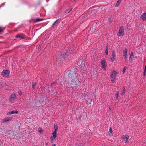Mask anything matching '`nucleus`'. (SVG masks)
Listing matches in <instances>:
<instances>
[{
    "label": "nucleus",
    "mask_w": 146,
    "mask_h": 146,
    "mask_svg": "<svg viewBox=\"0 0 146 146\" xmlns=\"http://www.w3.org/2000/svg\"><path fill=\"white\" fill-rule=\"evenodd\" d=\"M117 74V72L115 71H112L111 73V80L112 83L114 82L115 81Z\"/></svg>",
    "instance_id": "nucleus-1"
},
{
    "label": "nucleus",
    "mask_w": 146,
    "mask_h": 146,
    "mask_svg": "<svg viewBox=\"0 0 146 146\" xmlns=\"http://www.w3.org/2000/svg\"><path fill=\"white\" fill-rule=\"evenodd\" d=\"M125 88L124 86L123 88V89L121 93V95L123 96V95L125 94Z\"/></svg>",
    "instance_id": "nucleus-17"
},
{
    "label": "nucleus",
    "mask_w": 146,
    "mask_h": 146,
    "mask_svg": "<svg viewBox=\"0 0 146 146\" xmlns=\"http://www.w3.org/2000/svg\"><path fill=\"white\" fill-rule=\"evenodd\" d=\"M108 21L109 22H110L112 21V18L111 17H109Z\"/></svg>",
    "instance_id": "nucleus-23"
},
{
    "label": "nucleus",
    "mask_w": 146,
    "mask_h": 146,
    "mask_svg": "<svg viewBox=\"0 0 146 146\" xmlns=\"http://www.w3.org/2000/svg\"><path fill=\"white\" fill-rule=\"evenodd\" d=\"M50 139H51V142L52 143H53V142L54 141H55V139H54V137H53L52 136H51V137H50Z\"/></svg>",
    "instance_id": "nucleus-22"
},
{
    "label": "nucleus",
    "mask_w": 146,
    "mask_h": 146,
    "mask_svg": "<svg viewBox=\"0 0 146 146\" xmlns=\"http://www.w3.org/2000/svg\"><path fill=\"white\" fill-rule=\"evenodd\" d=\"M38 132L40 133H42L43 131H42V128L41 127H39L38 129Z\"/></svg>",
    "instance_id": "nucleus-18"
},
{
    "label": "nucleus",
    "mask_w": 146,
    "mask_h": 146,
    "mask_svg": "<svg viewBox=\"0 0 146 146\" xmlns=\"http://www.w3.org/2000/svg\"><path fill=\"white\" fill-rule=\"evenodd\" d=\"M43 20V19H40V18H36L35 19H33V20L35 22H38Z\"/></svg>",
    "instance_id": "nucleus-14"
},
{
    "label": "nucleus",
    "mask_w": 146,
    "mask_h": 146,
    "mask_svg": "<svg viewBox=\"0 0 146 146\" xmlns=\"http://www.w3.org/2000/svg\"><path fill=\"white\" fill-rule=\"evenodd\" d=\"M108 47L107 46H106V54L107 55H108Z\"/></svg>",
    "instance_id": "nucleus-25"
},
{
    "label": "nucleus",
    "mask_w": 146,
    "mask_h": 146,
    "mask_svg": "<svg viewBox=\"0 0 146 146\" xmlns=\"http://www.w3.org/2000/svg\"><path fill=\"white\" fill-rule=\"evenodd\" d=\"M141 18L143 21L146 20V12L144 13L141 16Z\"/></svg>",
    "instance_id": "nucleus-11"
},
{
    "label": "nucleus",
    "mask_w": 146,
    "mask_h": 146,
    "mask_svg": "<svg viewBox=\"0 0 146 146\" xmlns=\"http://www.w3.org/2000/svg\"><path fill=\"white\" fill-rule=\"evenodd\" d=\"M123 56L125 57V59H126L127 58V52L126 49H125L123 50Z\"/></svg>",
    "instance_id": "nucleus-10"
},
{
    "label": "nucleus",
    "mask_w": 146,
    "mask_h": 146,
    "mask_svg": "<svg viewBox=\"0 0 146 146\" xmlns=\"http://www.w3.org/2000/svg\"><path fill=\"white\" fill-rule=\"evenodd\" d=\"M72 9H70L69 11L68 12V13L70 12L71 11Z\"/></svg>",
    "instance_id": "nucleus-32"
},
{
    "label": "nucleus",
    "mask_w": 146,
    "mask_h": 146,
    "mask_svg": "<svg viewBox=\"0 0 146 146\" xmlns=\"http://www.w3.org/2000/svg\"><path fill=\"white\" fill-rule=\"evenodd\" d=\"M109 131H110V132H109L110 134V135L112 134V133H113L112 129V128L111 127H110V128Z\"/></svg>",
    "instance_id": "nucleus-19"
},
{
    "label": "nucleus",
    "mask_w": 146,
    "mask_h": 146,
    "mask_svg": "<svg viewBox=\"0 0 146 146\" xmlns=\"http://www.w3.org/2000/svg\"><path fill=\"white\" fill-rule=\"evenodd\" d=\"M101 64L103 68L105 70L106 67V62L105 60H104L101 62Z\"/></svg>",
    "instance_id": "nucleus-7"
},
{
    "label": "nucleus",
    "mask_w": 146,
    "mask_h": 146,
    "mask_svg": "<svg viewBox=\"0 0 146 146\" xmlns=\"http://www.w3.org/2000/svg\"><path fill=\"white\" fill-rule=\"evenodd\" d=\"M58 20H56V21L54 22V23L52 25H53H53H55V24H56V23H57V22L58 21Z\"/></svg>",
    "instance_id": "nucleus-29"
},
{
    "label": "nucleus",
    "mask_w": 146,
    "mask_h": 146,
    "mask_svg": "<svg viewBox=\"0 0 146 146\" xmlns=\"http://www.w3.org/2000/svg\"><path fill=\"white\" fill-rule=\"evenodd\" d=\"M57 136V132L53 131L52 133V136L54 137V139H55Z\"/></svg>",
    "instance_id": "nucleus-13"
},
{
    "label": "nucleus",
    "mask_w": 146,
    "mask_h": 146,
    "mask_svg": "<svg viewBox=\"0 0 146 146\" xmlns=\"http://www.w3.org/2000/svg\"><path fill=\"white\" fill-rule=\"evenodd\" d=\"M4 29L2 28L1 27H0V32H2L4 30Z\"/></svg>",
    "instance_id": "nucleus-27"
},
{
    "label": "nucleus",
    "mask_w": 146,
    "mask_h": 146,
    "mask_svg": "<svg viewBox=\"0 0 146 146\" xmlns=\"http://www.w3.org/2000/svg\"><path fill=\"white\" fill-rule=\"evenodd\" d=\"M115 53L114 51L112 52L111 56L110 58V60L112 62H113L115 58Z\"/></svg>",
    "instance_id": "nucleus-6"
},
{
    "label": "nucleus",
    "mask_w": 146,
    "mask_h": 146,
    "mask_svg": "<svg viewBox=\"0 0 146 146\" xmlns=\"http://www.w3.org/2000/svg\"><path fill=\"white\" fill-rule=\"evenodd\" d=\"M119 92L118 91L117 93L116 94V98H117V100L118 99V96H119Z\"/></svg>",
    "instance_id": "nucleus-24"
},
{
    "label": "nucleus",
    "mask_w": 146,
    "mask_h": 146,
    "mask_svg": "<svg viewBox=\"0 0 146 146\" xmlns=\"http://www.w3.org/2000/svg\"><path fill=\"white\" fill-rule=\"evenodd\" d=\"M121 1V0H118L116 4L115 5V7H117L119 5Z\"/></svg>",
    "instance_id": "nucleus-15"
},
{
    "label": "nucleus",
    "mask_w": 146,
    "mask_h": 146,
    "mask_svg": "<svg viewBox=\"0 0 146 146\" xmlns=\"http://www.w3.org/2000/svg\"><path fill=\"white\" fill-rule=\"evenodd\" d=\"M146 73V66H145V69H144V75H145V73Z\"/></svg>",
    "instance_id": "nucleus-28"
},
{
    "label": "nucleus",
    "mask_w": 146,
    "mask_h": 146,
    "mask_svg": "<svg viewBox=\"0 0 146 146\" xmlns=\"http://www.w3.org/2000/svg\"><path fill=\"white\" fill-rule=\"evenodd\" d=\"M122 138L123 140L125 141L126 142H127L128 141L129 137L127 135H123Z\"/></svg>",
    "instance_id": "nucleus-9"
},
{
    "label": "nucleus",
    "mask_w": 146,
    "mask_h": 146,
    "mask_svg": "<svg viewBox=\"0 0 146 146\" xmlns=\"http://www.w3.org/2000/svg\"><path fill=\"white\" fill-rule=\"evenodd\" d=\"M52 146H56V144H54Z\"/></svg>",
    "instance_id": "nucleus-31"
},
{
    "label": "nucleus",
    "mask_w": 146,
    "mask_h": 146,
    "mask_svg": "<svg viewBox=\"0 0 146 146\" xmlns=\"http://www.w3.org/2000/svg\"><path fill=\"white\" fill-rule=\"evenodd\" d=\"M124 29L123 27L121 26L119 29V33L118 34V36H123L124 35Z\"/></svg>",
    "instance_id": "nucleus-4"
},
{
    "label": "nucleus",
    "mask_w": 146,
    "mask_h": 146,
    "mask_svg": "<svg viewBox=\"0 0 146 146\" xmlns=\"http://www.w3.org/2000/svg\"><path fill=\"white\" fill-rule=\"evenodd\" d=\"M134 55L133 54V53L132 52H131V53L130 56L129 57L130 60L132 59L133 58H134Z\"/></svg>",
    "instance_id": "nucleus-16"
},
{
    "label": "nucleus",
    "mask_w": 146,
    "mask_h": 146,
    "mask_svg": "<svg viewBox=\"0 0 146 146\" xmlns=\"http://www.w3.org/2000/svg\"><path fill=\"white\" fill-rule=\"evenodd\" d=\"M126 68L125 67L123 70V72L124 73L125 72V70H126Z\"/></svg>",
    "instance_id": "nucleus-26"
},
{
    "label": "nucleus",
    "mask_w": 146,
    "mask_h": 146,
    "mask_svg": "<svg viewBox=\"0 0 146 146\" xmlns=\"http://www.w3.org/2000/svg\"><path fill=\"white\" fill-rule=\"evenodd\" d=\"M12 119V117H6L2 119V122L3 123L11 121Z\"/></svg>",
    "instance_id": "nucleus-5"
},
{
    "label": "nucleus",
    "mask_w": 146,
    "mask_h": 146,
    "mask_svg": "<svg viewBox=\"0 0 146 146\" xmlns=\"http://www.w3.org/2000/svg\"><path fill=\"white\" fill-rule=\"evenodd\" d=\"M16 37L17 38H19L21 39H23L24 38V37L23 36V35L19 34L16 35Z\"/></svg>",
    "instance_id": "nucleus-12"
},
{
    "label": "nucleus",
    "mask_w": 146,
    "mask_h": 146,
    "mask_svg": "<svg viewBox=\"0 0 146 146\" xmlns=\"http://www.w3.org/2000/svg\"><path fill=\"white\" fill-rule=\"evenodd\" d=\"M54 127L55 129V131L54 132H57L58 129V126L57 125H54Z\"/></svg>",
    "instance_id": "nucleus-21"
},
{
    "label": "nucleus",
    "mask_w": 146,
    "mask_h": 146,
    "mask_svg": "<svg viewBox=\"0 0 146 146\" xmlns=\"http://www.w3.org/2000/svg\"><path fill=\"white\" fill-rule=\"evenodd\" d=\"M18 93L20 96H21L22 95V93L21 91H20L19 92H18Z\"/></svg>",
    "instance_id": "nucleus-30"
},
{
    "label": "nucleus",
    "mask_w": 146,
    "mask_h": 146,
    "mask_svg": "<svg viewBox=\"0 0 146 146\" xmlns=\"http://www.w3.org/2000/svg\"><path fill=\"white\" fill-rule=\"evenodd\" d=\"M1 74L3 77H7L9 75V70H4L2 72Z\"/></svg>",
    "instance_id": "nucleus-3"
},
{
    "label": "nucleus",
    "mask_w": 146,
    "mask_h": 146,
    "mask_svg": "<svg viewBox=\"0 0 146 146\" xmlns=\"http://www.w3.org/2000/svg\"><path fill=\"white\" fill-rule=\"evenodd\" d=\"M18 113V111L17 110H13L11 112H8L7 114V115H9L10 114H17Z\"/></svg>",
    "instance_id": "nucleus-8"
},
{
    "label": "nucleus",
    "mask_w": 146,
    "mask_h": 146,
    "mask_svg": "<svg viewBox=\"0 0 146 146\" xmlns=\"http://www.w3.org/2000/svg\"><path fill=\"white\" fill-rule=\"evenodd\" d=\"M16 95L14 93H13L9 98V100L12 102H13L16 100Z\"/></svg>",
    "instance_id": "nucleus-2"
},
{
    "label": "nucleus",
    "mask_w": 146,
    "mask_h": 146,
    "mask_svg": "<svg viewBox=\"0 0 146 146\" xmlns=\"http://www.w3.org/2000/svg\"><path fill=\"white\" fill-rule=\"evenodd\" d=\"M36 82H33L32 83V88L33 89H34L35 86H36Z\"/></svg>",
    "instance_id": "nucleus-20"
},
{
    "label": "nucleus",
    "mask_w": 146,
    "mask_h": 146,
    "mask_svg": "<svg viewBox=\"0 0 146 146\" xmlns=\"http://www.w3.org/2000/svg\"><path fill=\"white\" fill-rule=\"evenodd\" d=\"M109 108H110V110H111V108L110 107Z\"/></svg>",
    "instance_id": "nucleus-33"
}]
</instances>
